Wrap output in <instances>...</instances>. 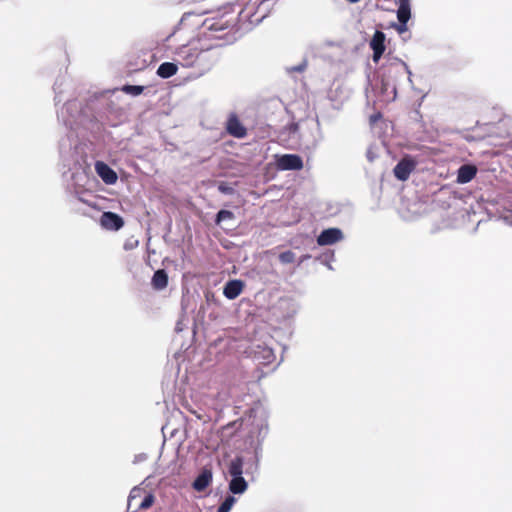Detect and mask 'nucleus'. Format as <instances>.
Listing matches in <instances>:
<instances>
[{"label": "nucleus", "mask_w": 512, "mask_h": 512, "mask_svg": "<svg viewBox=\"0 0 512 512\" xmlns=\"http://www.w3.org/2000/svg\"><path fill=\"white\" fill-rule=\"evenodd\" d=\"M278 306L279 308H287L289 310L287 315H285V317L287 318L294 316L297 311L294 303L291 302L290 300H280Z\"/></svg>", "instance_id": "5701e85b"}, {"label": "nucleus", "mask_w": 512, "mask_h": 512, "mask_svg": "<svg viewBox=\"0 0 512 512\" xmlns=\"http://www.w3.org/2000/svg\"><path fill=\"white\" fill-rule=\"evenodd\" d=\"M143 490L141 488H138V487H134L131 491H130V494L128 496V511L131 509V507L134 505V501L139 498L142 494Z\"/></svg>", "instance_id": "b1692460"}, {"label": "nucleus", "mask_w": 512, "mask_h": 512, "mask_svg": "<svg viewBox=\"0 0 512 512\" xmlns=\"http://www.w3.org/2000/svg\"><path fill=\"white\" fill-rule=\"evenodd\" d=\"M204 25L208 29L214 31L226 30L228 28H233L235 26V18L231 15L229 19L226 20H224L223 18L214 21L207 19L204 21Z\"/></svg>", "instance_id": "dca6fc26"}, {"label": "nucleus", "mask_w": 512, "mask_h": 512, "mask_svg": "<svg viewBox=\"0 0 512 512\" xmlns=\"http://www.w3.org/2000/svg\"><path fill=\"white\" fill-rule=\"evenodd\" d=\"M218 190L225 195H233L235 193L234 187L227 182H220L218 185Z\"/></svg>", "instance_id": "bb28decb"}, {"label": "nucleus", "mask_w": 512, "mask_h": 512, "mask_svg": "<svg viewBox=\"0 0 512 512\" xmlns=\"http://www.w3.org/2000/svg\"><path fill=\"white\" fill-rule=\"evenodd\" d=\"M100 224L107 230L118 231L123 227L124 221L118 214L108 211L101 215Z\"/></svg>", "instance_id": "1a4fd4ad"}, {"label": "nucleus", "mask_w": 512, "mask_h": 512, "mask_svg": "<svg viewBox=\"0 0 512 512\" xmlns=\"http://www.w3.org/2000/svg\"><path fill=\"white\" fill-rule=\"evenodd\" d=\"M244 458L236 456L230 460L227 471L231 477L243 476Z\"/></svg>", "instance_id": "6ab92c4d"}, {"label": "nucleus", "mask_w": 512, "mask_h": 512, "mask_svg": "<svg viewBox=\"0 0 512 512\" xmlns=\"http://www.w3.org/2000/svg\"><path fill=\"white\" fill-rule=\"evenodd\" d=\"M267 430H268V425H267V423L262 424V425H261V428H260V430H259V435H260V436L262 435V437L264 438V437L266 436V434H267Z\"/></svg>", "instance_id": "f704fd0d"}, {"label": "nucleus", "mask_w": 512, "mask_h": 512, "mask_svg": "<svg viewBox=\"0 0 512 512\" xmlns=\"http://www.w3.org/2000/svg\"><path fill=\"white\" fill-rule=\"evenodd\" d=\"M368 157H369V160H372V154H369Z\"/></svg>", "instance_id": "4c0bfd02"}, {"label": "nucleus", "mask_w": 512, "mask_h": 512, "mask_svg": "<svg viewBox=\"0 0 512 512\" xmlns=\"http://www.w3.org/2000/svg\"><path fill=\"white\" fill-rule=\"evenodd\" d=\"M82 105L77 100H69L65 103V105L58 111V119L63 122V124L70 128L74 129L78 124V118L81 115Z\"/></svg>", "instance_id": "7ed1b4c3"}, {"label": "nucleus", "mask_w": 512, "mask_h": 512, "mask_svg": "<svg viewBox=\"0 0 512 512\" xmlns=\"http://www.w3.org/2000/svg\"><path fill=\"white\" fill-rule=\"evenodd\" d=\"M248 488V483L243 476L231 477L229 491L233 494H243Z\"/></svg>", "instance_id": "aec40b11"}, {"label": "nucleus", "mask_w": 512, "mask_h": 512, "mask_svg": "<svg viewBox=\"0 0 512 512\" xmlns=\"http://www.w3.org/2000/svg\"><path fill=\"white\" fill-rule=\"evenodd\" d=\"M477 173V168L471 164H464L457 171V183L466 184L470 182Z\"/></svg>", "instance_id": "4468645a"}, {"label": "nucleus", "mask_w": 512, "mask_h": 512, "mask_svg": "<svg viewBox=\"0 0 512 512\" xmlns=\"http://www.w3.org/2000/svg\"><path fill=\"white\" fill-rule=\"evenodd\" d=\"M368 157H369V160H372V154H369Z\"/></svg>", "instance_id": "58836bf2"}, {"label": "nucleus", "mask_w": 512, "mask_h": 512, "mask_svg": "<svg viewBox=\"0 0 512 512\" xmlns=\"http://www.w3.org/2000/svg\"><path fill=\"white\" fill-rule=\"evenodd\" d=\"M343 232L339 228H328L323 230L317 237L319 246L335 244L343 239Z\"/></svg>", "instance_id": "0eeeda50"}, {"label": "nucleus", "mask_w": 512, "mask_h": 512, "mask_svg": "<svg viewBox=\"0 0 512 512\" xmlns=\"http://www.w3.org/2000/svg\"><path fill=\"white\" fill-rule=\"evenodd\" d=\"M511 224H512V222H511Z\"/></svg>", "instance_id": "ea45409f"}, {"label": "nucleus", "mask_w": 512, "mask_h": 512, "mask_svg": "<svg viewBox=\"0 0 512 512\" xmlns=\"http://www.w3.org/2000/svg\"><path fill=\"white\" fill-rule=\"evenodd\" d=\"M121 90L129 95L138 96L144 91V86L141 85H124Z\"/></svg>", "instance_id": "4be33fe9"}, {"label": "nucleus", "mask_w": 512, "mask_h": 512, "mask_svg": "<svg viewBox=\"0 0 512 512\" xmlns=\"http://www.w3.org/2000/svg\"><path fill=\"white\" fill-rule=\"evenodd\" d=\"M261 452H262L261 444H258L254 451V459H255L256 468L258 467V464L261 459Z\"/></svg>", "instance_id": "2f4dec72"}, {"label": "nucleus", "mask_w": 512, "mask_h": 512, "mask_svg": "<svg viewBox=\"0 0 512 512\" xmlns=\"http://www.w3.org/2000/svg\"><path fill=\"white\" fill-rule=\"evenodd\" d=\"M317 128H318V131H320V125H319V121H318V120H317ZM319 134H321V132H319ZM321 139H322V136H321V135H319V137H318V138H314V139H313V140H312V141L307 145V147H308V148H311V149H315V148L318 146V144H319V142L321 141Z\"/></svg>", "instance_id": "7c9ffc66"}, {"label": "nucleus", "mask_w": 512, "mask_h": 512, "mask_svg": "<svg viewBox=\"0 0 512 512\" xmlns=\"http://www.w3.org/2000/svg\"><path fill=\"white\" fill-rule=\"evenodd\" d=\"M239 16H240V18H241V19H243V18H248V15H244V11H241V12L239 13Z\"/></svg>", "instance_id": "e433bc0d"}, {"label": "nucleus", "mask_w": 512, "mask_h": 512, "mask_svg": "<svg viewBox=\"0 0 512 512\" xmlns=\"http://www.w3.org/2000/svg\"><path fill=\"white\" fill-rule=\"evenodd\" d=\"M279 260L283 264H289L292 263L295 260V254L294 252L288 250L280 253Z\"/></svg>", "instance_id": "a878e982"}, {"label": "nucleus", "mask_w": 512, "mask_h": 512, "mask_svg": "<svg viewBox=\"0 0 512 512\" xmlns=\"http://www.w3.org/2000/svg\"><path fill=\"white\" fill-rule=\"evenodd\" d=\"M227 132L236 138H243L246 136V128L241 124L236 115L232 114L227 121Z\"/></svg>", "instance_id": "f8f14e48"}, {"label": "nucleus", "mask_w": 512, "mask_h": 512, "mask_svg": "<svg viewBox=\"0 0 512 512\" xmlns=\"http://www.w3.org/2000/svg\"><path fill=\"white\" fill-rule=\"evenodd\" d=\"M306 67H307V61L303 60L298 65L288 67L287 68V72L288 73H294V72L301 73V72H303L306 69Z\"/></svg>", "instance_id": "c85d7f7f"}, {"label": "nucleus", "mask_w": 512, "mask_h": 512, "mask_svg": "<svg viewBox=\"0 0 512 512\" xmlns=\"http://www.w3.org/2000/svg\"><path fill=\"white\" fill-rule=\"evenodd\" d=\"M95 171L105 184L113 185L117 182V173L105 162L96 161Z\"/></svg>", "instance_id": "6e6552de"}, {"label": "nucleus", "mask_w": 512, "mask_h": 512, "mask_svg": "<svg viewBox=\"0 0 512 512\" xmlns=\"http://www.w3.org/2000/svg\"><path fill=\"white\" fill-rule=\"evenodd\" d=\"M243 290V282L241 280H229L223 289L224 296L229 299L233 300L237 298Z\"/></svg>", "instance_id": "2eb2a0df"}, {"label": "nucleus", "mask_w": 512, "mask_h": 512, "mask_svg": "<svg viewBox=\"0 0 512 512\" xmlns=\"http://www.w3.org/2000/svg\"><path fill=\"white\" fill-rule=\"evenodd\" d=\"M152 287L155 290L161 291L168 285V274L164 269H158L154 272L152 280Z\"/></svg>", "instance_id": "f3484780"}, {"label": "nucleus", "mask_w": 512, "mask_h": 512, "mask_svg": "<svg viewBox=\"0 0 512 512\" xmlns=\"http://www.w3.org/2000/svg\"><path fill=\"white\" fill-rule=\"evenodd\" d=\"M205 13H206V11L202 10V11L197 12V15H202ZM192 14H196V12H185L181 18V22L185 21Z\"/></svg>", "instance_id": "72a5a7b5"}, {"label": "nucleus", "mask_w": 512, "mask_h": 512, "mask_svg": "<svg viewBox=\"0 0 512 512\" xmlns=\"http://www.w3.org/2000/svg\"><path fill=\"white\" fill-rule=\"evenodd\" d=\"M213 473L211 468L204 467L192 483V487L197 492L204 491L212 482Z\"/></svg>", "instance_id": "9d476101"}, {"label": "nucleus", "mask_w": 512, "mask_h": 512, "mask_svg": "<svg viewBox=\"0 0 512 512\" xmlns=\"http://www.w3.org/2000/svg\"><path fill=\"white\" fill-rule=\"evenodd\" d=\"M178 71L177 62H163L159 65L156 74L162 79H168Z\"/></svg>", "instance_id": "a211bd4d"}, {"label": "nucleus", "mask_w": 512, "mask_h": 512, "mask_svg": "<svg viewBox=\"0 0 512 512\" xmlns=\"http://www.w3.org/2000/svg\"><path fill=\"white\" fill-rule=\"evenodd\" d=\"M276 165L279 170H301L303 160L296 154H284L277 157Z\"/></svg>", "instance_id": "423d86ee"}, {"label": "nucleus", "mask_w": 512, "mask_h": 512, "mask_svg": "<svg viewBox=\"0 0 512 512\" xmlns=\"http://www.w3.org/2000/svg\"><path fill=\"white\" fill-rule=\"evenodd\" d=\"M267 16V13L266 12H263L259 17H256V18H253L254 15H251L250 16V23L252 24H259L260 22H262V20Z\"/></svg>", "instance_id": "473e14b6"}, {"label": "nucleus", "mask_w": 512, "mask_h": 512, "mask_svg": "<svg viewBox=\"0 0 512 512\" xmlns=\"http://www.w3.org/2000/svg\"><path fill=\"white\" fill-rule=\"evenodd\" d=\"M235 502V497L232 495H228L218 507L217 512H229L233 505L235 504Z\"/></svg>", "instance_id": "412c9836"}, {"label": "nucleus", "mask_w": 512, "mask_h": 512, "mask_svg": "<svg viewBox=\"0 0 512 512\" xmlns=\"http://www.w3.org/2000/svg\"><path fill=\"white\" fill-rule=\"evenodd\" d=\"M234 217L233 213L229 210L222 209L216 214V223L219 224L220 222L232 219Z\"/></svg>", "instance_id": "cd10ccee"}, {"label": "nucleus", "mask_w": 512, "mask_h": 512, "mask_svg": "<svg viewBox=\"0 0 512 512\" xmlns=\"http://www.w3.org/2000/svg\"><path fill=\"white\" fill-rule=\"evenodd\" d=\"M397 5L398 24L395 29L399 34H403L408 30L407 24L411 18V3L410 0H398Z\"/></svg>", "instance_id": "20e7f679"}, {"label": "nucleus", "mask_w": 512, "mask_h": 512, "mask_svg": "<svg viewBox=\"0 0 512 512\" xmlns=\"http://www.w3.org/2000/svg\"><path fill=\"white\" fill-rule=\"evenodd\" d=\"M199 44V41H192L181 45L174 52V60L183 67L189 68L199 63L202 64L204 71L210 70L216 58L212 55L210 49L200 48Z\"/></svg>", "instance_id": "f03ea898"}, {"label": "nucleus", "mask_w": 512, "mask_h": 512, "mask_svg": "<svg viewBox=\"0 0 512 512\" xmlns=\"http://www.w3.org/2000/svg\"><path fill=\"white\" fill-rule=\"evenodd\" d=\"M408 75L409 81L412 75L408 65L397 57L387 55L386 62L382 67L381 74V93L384 101L395 100L397 92V81Z\"/></svg>", "instance_id": "f257e3e1"}, {"label": "nucleus", "mask_w": 512, "mask_h": 512, "mask_svg": "<svg viewBox=\"0 0 512 512\" xmlns=\"http://www.w3.org/2000/svg\"><path fill=\"white\" fill-rule=\"evenodd\" d=\"M253 359L259 365H269L275 360V354L270 347L257 346L253 351Z\"/></svg>", "instance_id": "9b49d317"}, {"label": "nucleus", "mask_w": 512, "mask_h": 512, "mask_svg": "<svg viewBox=\"0 0 512 512\" xmlns=\"http://www.w3.org/2000/svg\"><path fill=\"white\" fill-rule=\"evenodd\" d=\"M266 2H267V0H263V1L260 3V5H259V7H258V11H259V12H260L261 10H264V8H265L264 6H265Z\"/></svg>", "instance_id": "c9c22d12"}, {"label": "nucleus", "mask_w": 512, "mask_h": 512, "mask_svg": "<svg viewBox=\"0 0 512 512\" xmlns=\"http://www.w3.org/2000/svg\"><path fill=\"white\" fill-rule=\"evenodd\" d=\"M155 501V497L153 494L148 493L145 495L143 500L140 502V504L137 506V509L146 510L150 508Z\"/></svg>", "instance_id": "393cba45"}, {"label": "nucleus", "mask_w": 512, "mask_h": 512, "mask_svg": "<svg viewBox=\"0 0 512 512\" xmlns=\"http://www.w3.org/2000/svg\"><path fill=\"white\" fill-rule=\"evenodd\" d=\"M386 35L381 30H376L373 34L369 46L373 51L372 60L375 63H378L381 57L383 56L386 45H385Z\"/></svg>", "instance_id": "39448f33"}, {"label": "nucleus", "mask_w": 512, "mask_h": 512, "mask_svg": "<svg viewBox=\"0 0 512 512\" xmlns=\"http://www.w3.org/2000/svg\"><path fill=\"white\" fill-rule=\"evenodd\" d=\"M414 169V163L410 160H401L394 167V175L398 180L405 181Z\"/></svg>", "instance_id": "ddd939ff"}, {"label": "nucleus", "mask_w": 512, "mask_h": 512, "mask_svg": "<svg viewBox=\"0 0 512 512\" xmlns=\"http://www.w3.org/2000/svg\"><path fill=\"white\" fill-rule=\"evenodd\" d=\"M63 82H59L58 80L55 82L54 91H55V104L58 105L61 102V93L60 87L62 86Z\"/></svg>", "instance_id": "c756f323"}]
</instances>
